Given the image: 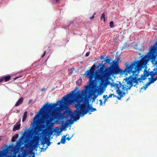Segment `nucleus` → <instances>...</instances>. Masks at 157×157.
Listing matches in <instances>:
<instances>
[{"label":"nucleus","instance_id":"obj_1","mask_svg":"<svg viewBox=\"0 0 157 157\" xmlns=\"http://www.w3.org/2000/svg\"><path fill=\"white\" fill-rule=\"evenodd\" d=\"M82 99L81 91H78L76 93L72 92V94H67L63 97L62 100L58 101L56 103H51L49 105L45 104L41 108L39 112H41L44 109H47L51 111V116L50 115L46 114L44 116V119L46 124L50 123L53 118L55 119H58L61 116V113H59L60 109H65L67 108L68 106L74 102L77 103L75 107L77 108L74 111L75 117L73 113L70 112L69 115L71 119H74L75 121L78 120L80 116H82L86 114L83 113L84 107L83 101H79Z\"/></svg>","mask_w":157,"mask_h":157},{"label":"nucleus","instance_id":"obj_2","mask_svg":"<svg viewBox=\"0 0 157 157\" xmlns=\"http://www.w3.org/2000/svg\"><path fill=\"white\" fill-rule=\"evenodd\" d=\"M156 48L157 47L155 46L152 47L147 53L148 55L142 56V58L140 60H135L130 64L128 62L125 63V68L124 72L126 74H132L128 78L126 77L124 79L125 82L127 83V90H130L134 83L135 84L133 86L137 88V85L139 84V81L140 82H142L143 80L147 79L149 76V72L145 69L143 74H142L140 77L138 78V75L140 71L146 66L149 60H153L156 58L157 56Z\"/></svg>","mask_w":157,"mask_h":157},{"label":"nucleus","instance_id":"obj_3","mask_svg":"<svg viewBox=\"0 0 157 157\" xmlns=\"http://www.w3.org/2000/svg\"><path fill=\"white\" fill-rule=\"evenodd\" d=\"M101 66L100 68V72L101 74L99 77L103 78V84L104 81L109 78L111 76H113L114 75L122 74V71L120 68L118 63L115 61H112V63L110 64L108 67H106L104 64L101 63L99 64Z\"/></svg>","mask_w":157,"mask_h":157},{"label":"nucleus","instance_id":"obj_4","mask_svg":"<svg viewBox=\"0 0 157 157\" xmlns=\"http://www.w3.org/2000/svg\"><path fill=\"white\" fill-rule=\"evenodd\" d=\"M85 88L86 90L83 89L81 91L82 99L79 101H83V105L84 107L83 113L86 114L88 113L89 114H91V112H94L96 111L97 109L95 108H93L92 105H89V102L87 100V97L89 94V88L87 86H86Z\"/></svg>","mask_w":157,"mask_h":157},{"label":"nucleus","instance_id":"obj_5","mask_svg":"<svg viewBox=\"0 0 157 157\" xmlns=\"http://www.w3.org/2000/svg\"><path fill=\"white\" fill-rule=\"evenodd\" d=\"M101 75L100 72V69L99 72L95 71V69L91 68L86 71L85 74L86 76H88V77L89 78L90 84H93L95 80H100L101 82L100 85H103V78L99 77L100 75Z\"/></svg>","mask_w":157,"mask_h":157},{"label":"nucleus","instance_id":"obj_6","mask_svg":"<svg viewBox=\"0 0 157 157\" xmlns=\"http://www.w3.org/2000/svg\"><path fill=\"white\" fill-rule=\"evenodd\" d=\"M101 75L100 72V69L99 72L95 71V69L91 68L86 71L85 74L86 76H88V77L89 78L90 84H93L95 80H100L101 82L100 85H103V78L99 77L100 75Z\"/></svg>","mask_w":157,"mask_h":157},{"label":"nucleus","instance_id":"obj_7","mask_svg":"<svg viewBox=\"0 0 157 157\" xmlns=\"http://www.w3.org/2000/svg\"><path fill=\"white\" fill-rule=\"evenodd\" d=\"M118 83L119 84H118L112 82L111 84V87H114L117 89L116 92L118 95V96H116V95L113 94V98L117 97V99L120 100L125 95V93L124 91L125 90H127V88H126L127 86L125 84L122 85L120 82H119Z\"/></svg>","mask_w":157,"mask_h":157},{"label":"nucleus","instance_id":"obj_8","mask_svg":"<svg viewBox=\"0 0 157 157\" xmlns=\"http://www.w3.org/2000/svg\"><path fill=\"white\" fill-rule=\"evenodd\" d=\"M37 115V114L34 117L33 122V127L34 128L33 132L35 134H37L38 132V128L36 126L37 120V118L36 117Z\"/></svg>","mask_w":157,"mask_h":157},{"label":"nucleus","instance_id":"obj_9","mask_svg":"<svg viewBox=\"0 0 157 157\" xmlns=\"http://www.w3.org/2000/svg\"><path fill=\"white\" fill-rule=\"evenodd\" d=\"M67 122H65L64 124V125H63L62 128H66L67 126H68L69 124L71 125L74 123V121H72L67 120Z\"/></svg>","mask_w":157,"mask_h":157},{"label":"nucleus","instance_id":"obj_10","mask_svg":"<svg viewBox=\"0 0 157 157\" xmlns=\"http://www.w3.org/2000/svg\"><path fill=\"white\" fill-rule=\"evenodd\" d=\"M23 101V97L21 98L18 100L16 102L15 106H17L21 104Z\"/></svg>","mask_w":157,"mask_h":157},{"label":"nucleus","instance_id":"obj_11","mask_svg":"<svg viewBox=\"0 0 157 157\" xmlns=\"http://www.w3.org/2000/svg\"><path fill=\"white\" fill-rule=\"evenodd\" d=\"M154 71H151L149 73V75H150L151 78H153V77L157 74V70L155 69L154 70Z\"/></svg>","mask_w":157,"mask_h":157},{"label":"nucleus","instance_id":"obj_12","mask_svg":"<svg viewBox=\"0 0 157 157\" xmlns=\"http://www.w3.org/2000/svg\"><path fill=\"white\" fill-rule=\"evenodd\" d=\"M21 126V124H19L17 125L15 124L14 125L13 128V131H16L20 129Z\"/></svg>","mask_w":157,"mask_h":157},{"label":"nucleus","instance_id":"obj_13","mask_svg":"<svg viewBox=\"0 0 157 157\" xmlns=\"http://www.w3.org/2000/svg\"><path fill=\"white\" fill-rule=\"evenodd\" d=\"M151 83V82H150V81H149V82H148L147 83L146 85L144 86H143L141 88V89H144V90H145L147 88V87L149 86Z\"/></svg>","mask_w":157,"mask_h":157},{"label":"nucleus","instance_id":"obj_14","mask_svg":"<svg viewBox=\"0 0 157 157\" xmlns=\"http://www.w3.org/2000/svg\"><path fill=\"white\" fill-rule=\"evenodd\" d=\"M111 61V59L109 58L108 56H106L105 59V63H108L109 64H110V62Z\"/></svg>","mask_w":157,"mask_h":157},{"label":"nucleus","instance_id":"obj_15","mask_svg":"<svg viewBox=\"0 0 157 157\" xmlns=\"http://www.w3.org/2000/svg\"><path fill=\"white\" fill-rule=\"evenodd\" d=\"M27 112L25 111L24 112L22 118V122H24L26 120L27 117Z\"/></svg>","mask_w":157,"mask_h":157},{"label":"nucleus","instance_id":"obj_16","mask_svg":"<svg viewBox=\"0 0 157 157\" xmlns=\"http://www.w3.org/2000/svg\"><path fill=\"white\" fill-rule=\"evenodd\" d=\"M66 140V136H64L62 137L60 142H61L62 144H64L65 143Z\"/></svg>","mask_w":157,"mask_h":157},{"label":"nucleus","instance_id":"obj_17","mask_svg":"<svg viewBox=\"0 0 157 157\" xmlns=\"http://www.w3.org/2000/svg\"><path fill=\"white\" fill-rule=\"evenodd\" d=\"M3 78L5 82L8 81L11 79V76L9 75L3 77Z\"/></svg>","mask_w":157,"mask_h":157},{"label":"nucleus","instance_id":"obj_18","mask_svg":"<svg viewBox=\"0 0 157 157\" xmlns=\"http://www.w3.org/2000/svg\"><path fill=\"white\" fill-rule=\"evenodd\" d=\"M105 14L104 13H103L102 14L101 16V20H102V19L103 20V21H105Z\"/></svg>","mask_w":157,"mask_h":157},{"label":"nucleus","instance_id":"obj_19","mask_svg":"<svg viewBox=\"0 0 157 157\" xmlns=\"http://www.w3.org/2000/svg\"><path fill=\"white\" fill-rule=\"evenodd\" d=\"M149 81H150L151 82V83H154V82L156 81L155 79L154 78H148Z\"/></svg>","mask_w":157,"mask_h":157},{"label":"nucleus","instance_id":"obj_20","mask_svg":"<svg viewBox=\"0 0 157 157\" xmlns=\"http://www.w3.org/2000/svg\"><path fill=\"white\" fill-rule=\"evenodd\" d=\"M113 94H109V96H108L107 95H104L103 96V98H105L106 97H107V98H106L108 99L109 98H111L112 97V96H113Z\"/></svg>","mask_w":157,"mask_h":157},{"label":"nucleus","instance_id":"obj_21","mask_svg":"<svg viewBox=\"0 0 157 157\" xmlns=\"http://www.w3.org/2000/svg\"><path fill=\"white\" fill-rule=\"evenodd\" d=\"M51 143L50 142H49V143H48V144H47V147H46V148H44L43 147H42L41 148V150L43 151H45L46 150L47 148H48V146H49L51 144Z\"/></svg>","mask_w":157,"mask_h":157},{"label":"nucleus","instance_id":"obj_22","mask_svg":"<svg viewBox=\"0 0 157 157\" xmlns=\"http://www.w3.org/2000/svg\"><path fill=\"white\" fill-rule=\"evenodd\" d=\"M109 26L111 28H113L114 27V23L113 21H111L110 22Z\"/></svg>","mask_w":157,"mask_h":157},{"label":"nucleus","instance_id":"obj_23","mask_svg":"<svg viewBox=\"0 0 157 157\" xmlns=\"http://www.w3.org/2000/svg\"><path fill=\"white\" fill-rule=\"evenodd\" d=\"M15 136H13L12 137V141L13 142H15V140H15L16 138H15Z\"/></svg>","mask_w":157,"mask_h":157},{"label":"nucleus","instance_id":"obj_24","mask_svg":"<svg viewBox=\"0 0 157 157\" xmlns=\"http://www.w3.org/2000/svg\"><path fill=\"white\" fill-rule=\"evenodd\" d=\"M99 101L100 102V105H102L103 103L102 100L101 99H100L99 100Z\"/></svg>","mask_w":157,"mask_h":157},{"label":"nucleus","instance_id":"obj_25","mask_svg":"<svg viewBox=\"0 0 157 157\" xmlns=\"http://www.w3.org/2000/svg\"><path fill=\"white\" fill-rule=\"evenodd\" d=\"M46 54V51H45L43 54V55L41 56L42 58H43L44 57Z\"/></svg>","mask_w":157,"mask_h":157},{"label":"nucleus","instance_id":"obj_26","mask_svg":"<svg viewBox=\"0 0 157 157\" xmlns=\"http://www.w3.org/2000/svg\"><path fill=\"white\" fill-rule=\"evenodd\" d=\"M120 60V58L118 56L117 58V60L116 61H115V62H116L117 63H118V61Z\"/></svg>","mask_w":157,"mask_h":157},{"label":"nucleus","instance_id":"obj_27","mask_svg":"<svg viewBox=\"0 0 157 157\" xmlns=\"http://www.w3.org/2000/svg\"><path fill=\"white\" fill-rule=\"evenodd\" d=\"M4 80V79L3 77H2L1 78H0V82H2V81Z\"/></svg>","mask_w":157,"mask_h":157},{"label":"nucleus","instance_id":"obj_28","mask_svg":"<svg viewBox=\"0 0 157 157\" xmlns=\"http://www.w3.org/2000/svg\"><path fill=\"white\" fill-rule=\"evenodd\" d=\"M95 14V13H94V14L93 15L92 17H90V19H92L94 18V15Z\"/></svg>","mask_w":157,"mask_h":157},{"label":"nucleus","instance_id":"obj_29","mask_svg":"<svg viewBox=\"0 0 157 157\" xmlns=\"http://www.w3.org/2000/svg\"><path fill=\"white\" fill-rule=\"evenodd\" d=\"M89 54H90V53H89V52H87V53H86V55H85V56H89Z\"/></svg>","mask_w":157,"mask_h":157},{"label":"nucleus","instance_id":"obj_30","mask_svg":"<svg viewBox=\"0 0 157 157\" xmlns=\"http://www.w3.org/2000/svg\"><path fill=\"white\" fill-rule=\"evenodd\" d=\"M71 137H67L66 139L68 140H69L71 139Z\"/></svg>","mask_w":157,"mask_h":157},{"label":"nucleus","instance_id":"obj_31","mask_svg":"<svg viewBox=\"0 0 157 157\" xmlns=\"http://www.w3.org/2000/svg\"><path fill=\"white\" fill-rule=\"evenodd\" d=\"M18 134H16L14 136H15V138H17V137H18Z\"/></svg>","mask_w":157,"mask_h":157},{"label":"nucleus","instance_id":"obj_32","mask_svg":"<svg viewBox=\"0 0 157 157\" xmlns=\"http://www.w3.org/2000/svg\"><path fill=\"white\" fill-rule=\"evenodd\" d=\"M95 65H94L92 67H91V68H93V69H95Z\"/></svg>","mask_w":157,"mask_h":157},{"label":"nucleus","instance_id":"obj_33","mask_svg":"<svg viewBox=\"0 0 157 157\" xmlns=\"http://www.w3.org/2000/svg\"><path fill=\"white\" fill-rule=\"evenodd\" d=\"M107 99V98H105V99L104 101V103H105V102L106 101Z\"/></svg>","mask_w":157,"mask_h":157},{"label":"nucleus","instance_id":"obj_34","mask_svg":"<svg viewBox=\"0 0 157 157\" xmlns=\"http://www.w3.org/2000/svg\"><path fill=\"white\" fill-rule=\"evenodd\" d=\"M45 90V89L44 88H43L41 89V91L42 92V91H44Z\"/></svg>","mask_w":157,"mask_h":157},{"label":"nucleus","instance_id":"obj_35","mask_svg":"<svg viewBox=\"0 0 157 157\" xmlns=\"http://www.w3.org/2000/svg\"><path fill=\"white\" fill-rule=\"evenodd\" d=\"M153 46H155V47H157V48H156V50H157V42L156 43L155 45H154Z\"/></svg>","mask_w":157,"mask_h":157},{"label":"nucleus","instance_id":"obj_36","mask_svg":"<svg viewBox=\"0 0 157 157\" xmlns=\"http://www.w3.org/2000/svg\"><path fill=\"white\" fill-rule=\"evenodd\" d=\"M17 145L18 146H20V144H19V142H18L17 143Z\"/></svg>","mask_w":157,"mask_h":157},{"label":"nucleus","instance_id":"obj_37","mask_svg":"<svg viewBox=\"0 0 157 157\" xmlns=\"http://www.w3.org/2000/svg\"><path fill=\"white\" fill-rule=\"evenodd\" d=\"M19 78V77H15L14 78V80H16V79H17V78Z\"/></svg>","mask_w":157,"mask_h":157},{"label":"nucleus","instance_id":"obj_38","mask_svg":"<svg viewBox=\"0 0 157 157\" xmlns=\"http://www.w3.org/2000/svg\"><path fill=\"white\" fill-rule=\"evenodd\" d=\"M29 157H35V155L33 154L32 156H29Z\"/></svg>","mask_w":157,"mask_h":157},{"label":"nucleus","instance_id":"obj_39","mask_svg":"<svg viewBox=\"0 0 157 157\" xmlns=\"http://www.w3.org/2000/svg\"><path fill=\"white\" fill-rule=\"evenodd\" d=\"M61 143V142H58V143H57V144L58 145H59V144H60V143Z\"/></svg>","mask_w":157,"mask_h":157},{"label":"nucleus","instance_id":"obj_40","mask_svg":"<svg viewBox=\"0 0 157 157\" xmlns=\"http://www.w3.org/2000/svg\"><path fill=\"white\" fill-rule=\"evenodd\" d=\"M56 1V2H59V0H55Z\"/></svg>","mask_w":157,"mask_h":157},{"label":"nucleus","instance_id":"obj_41","mask_svg":"<svg viewBox=\"0 0 157 157\" xmlns=\"http://www.w3.org/2000/svg\"><path fill=\"white\" fill-rule=\"evenodd\" d=\"M155 80H157V76L155 77Z\"/></svg>","mask_w":157,"mask_h":157},{"label":"nucleus","instance_id":"obj_42","mask_svg":"<svg viewBox=\"0 0 157 157\" xmlns=\"http://www.w3.org/2000/svg\"><path fill=\"white\" fill-rule=\"evenodd\" d=\"M103 58V56H101V59H102Z\"/></svg>","mask_w":157,"mask_h":157},{"label":"nucleus","instance_id":"obj_43","mask_svg":"<svg viewBox=\"0 0 157 157\" xmlns=\"http://www.w3.org/2000/svg\"><path fill=\"white\" fill-rule=\"evenodd\" d=\"M37 138V136H35V140H36V138Z\"/></svg>","mask_w":157,"mask_h":157},{"label":"nucleus","instance_id":"obj_44","mask_svg":"<svg viewBox=\"0 0 157 157\" xmlns=\"http://www.w3.org/2000/svg\"><path fill=\"white\" fill-rule=\"evenodd\" d=\"M31 100H30L29 101V103H30V102H31Z\"/></svg>","mask_w":157,"mask_h":157},{"label":"nucleus","instance_id":"obj_45","mask_svg":"<svg viewBox=\"0 0 157 157\" xmlns=\"http://www.w3.org/2000/svg\"><path fill=\"white\" fill-rule=\"evenodd\" d=\"M107 98V97H106L105 98H104L105 99V98Z\"/></svg>","mask_w":157,"mask_h":157}]
</instances>
